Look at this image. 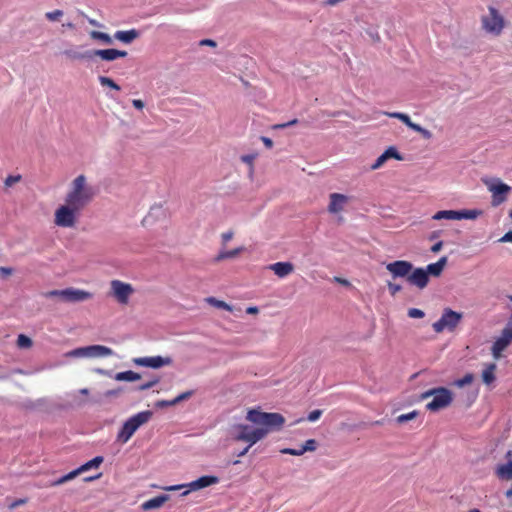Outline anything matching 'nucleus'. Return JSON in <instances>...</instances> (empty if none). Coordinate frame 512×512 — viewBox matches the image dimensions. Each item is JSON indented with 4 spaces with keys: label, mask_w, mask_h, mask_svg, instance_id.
<instances>
[{
    "label": "nucleus",
    "mask_w": 512,
    "mask_h": 512,
    "mask_svg": "<svg viewBox=\"0 0 512 512\" xmlns=\"http://www.w3.org/2000/svg\"><path fill=\"white\" fill-rule=\"evenodd\" d=\"M387 287L392 296H394L395 294H397L398 292H400L402 290L401 285L393 283V282H388Z\"/></svg>",
    "instance_id": "3c124183"
},
{
    "label": "nucleus",
    "mask_w": 512,
    "mask_h": 512,
    "mask_svg": "<svg viewBox=\"0 0 512 512\" xmlns=\"http://www.w3.org/2000/svg\"><path fill=\"white\" fill-rule=\"evenodd\" d=\"M219 483V478L214 475H205L202 476L188 484H186L187 488H190V490H201L206 487L216 485Z\"/></svg>",
    "instance_id": "4be33fe9"
},
{
    "label": "nucleus",
    "mask_w": 512,
    "mask_h": 512,
    "mask_svg": "<svg viewBox=\"0 0 512 512\" xmlns=\"http://www.w3.org/2000/svg\"><path fill=\"white\" fill-rule=\"evenodd\" d=\"M63 54L65 57L69 60L75 61V60H85V59H91L92 58V51H87L84 53L77 52L73 49H66Z\"/></svg>",
    "instance_id": "2f4dec72"
},
{
    "label": "nucleus",
    "mask_w": 512,
    "mask_h": 512,
    "mask_svg": "<svg viewBox=\"0 0 512 512\" xmlns=\"http://www.w3.org/2000/svg\"><path fill=\"white\" fill-rule=\"evenodd\" d=\"M84 209L63 199L53 212V224L60 229L73 230L80 223Z\"/></svg>",
    "instance_id": "7ed1b4c3"
},
{
    "label": "nucleus",
    "mask_w": 512,
    "mask_h": 512,
    "mask_svg": "<svg viewBox=\"0 0 512 512\" xmlns=\"http://www.w3.org/2000/svg\"><path fill=\"white\" fill-rule=\"evenodd\" d=\"M245 251V247L244 246H239L237 248H234L232 250H225V249H222L221 251H219V253L216 255V257L214 258V261L219 263V262H223V261H226V260H231V259H235L237 258L241 253H243Z\"/></svg>",
    "instance_id": "bb28decb"
},
{
    "label": "nucleus",
    "mask_w": 512,
    "mask_h": 512,
    "mask_svg": "<svg viewBox=\"0 0 512 512\" xmlns=\"http://www.w3.org/2000/svg\"><path fill=\"white\" fill-rule=\"evenodd\" d=\"M235 233L233 230H227L223 232L220 236L222 246H226L229 241H231L234 237Z\"/></svg>",
    "instance_id": "49530a36"
},
{
    "label": "nucleus",
    "mask_w": 512,
    "mask_h": 512,
    "mask_svg": "<svg viewBox=\"0 0 512 512\" xmlns=\"http://www.w3.org/2000/svg\"><path fill=\"white\" fill-rule=\"evenodd\" d=\"M22 177L21 175H9L5 180H4V185H5V188H11L13 187L14 185H16L17 183H19L21 181Z\"/></svg>",
    "instance_id": "a18cd8bd"
},
{
    "label": "nucleus",
    "mask_w": 512,
    "mask_h": 512,
    "mask_svg": "<svg viewBox=\"0 0 512 512\" xmlns=\"http://www.w3.org/2000/svg\"><path fill=\"white\" fill-rule=\"evenodd\" d=\"M98 81L103 87H108L115 91H120V86L112 79L107 76H99Z\"/></svg>",
    "instance_id": "4c0bfd02"
},
{
    "label": "nucleus",
    "mask_w": 512,
    "mask_h": 512,
    "mask_svg": "<svg viewBox=\"0 0 512 512\" xmlns=\"http://www.w3.org/2000/svg\"><path fill=\"white\" fill-rule=\"evenodd\" d=\"M332 116H333V117H339V118H340V117H342V118H348V119H352V120H354L353 115H352L350 112L345 111V110H344V111H338V112H335Z\"/></svg>",
    "instance_id": "4d7b16f0"
},
{
    "label": "nucleus",
    "mask_w": 512,
    "mask_h": 512,
    "mask_svg": "<svg viewBox=\"0 0 512 512\" xmlns=\"http://www.w3.org/2000/svg\"><path fill=\"white\" fill-rule=\"evenodd\" d=\"M113 350L104 345H90L73 349L65 354L66 358H102L111 356Z\"/></svg>",
    "instance_id": "1a4fd4ad"
},
{
    "label": "nucleus",
    "mask_w": 512,
    "mask_h": 512,
    "mask_svg": "<svg viewBox=\"0 0 512 512\" xmlns=\"http://www.w3.org/2000/svg\"><path fill=\"white\" fill-rule=\"evenodd\" d=\"M484 184L492 195V206L497 207L507 200L508 194L511 191L509 185L503 183L500 179L484 180Z\"/></svg>",
    "instance_id": "9d476101"
},
{
    "label": "nucleus",
    "mask_w": 512,
    "mask_h": 512,
    "mask_svg": "<svg viewBox=\"0 0 512 512\" xmlns=\"http://www.w3.org/2000/svg\"><path fill=\"white\" fill-rule=\"evenodd\" d=\"M448 262V258L446 256L441 257L437 262L427 265L424 270L427 273V276L432 277H440L443 273Z\"/></svg>",
    "instance_id": "a878e982"
},
{
    "label": "nucleus",
    "mask_w": 512,
    "mask_h": 512,
    "mask_svg": "<svg viewBox=\"0 0 512 512\" xmlns=\"http://www.w3.org/2000/svg\"><path fill=\"white\" fill-rule=\"evenodd\" d=\"M507 26L505 16L493 5L487 6L480 16V29L487 36L500 37Z\"/></svg>",
    "instance_id": "20e7f679"
},
{
    "label": "nucleus",
    "mask_w": 512,
    "mask_h": 512,
    "mask_svg": "<svg viewBox=\"0 0 512 512\" xmlns=\"http://www.w3.org/2000/svg\"><path fill=\"white\" fill-rule=\"evenodd\" d=\"M76 477H77V472L71 471V472H69L68 474H66V475H64V476H62V477H60V478H58L57 480L53 481V482L51 483V486H52V487H55V486L62 485V484H64V483L68 482V481L73 480V479H74V478H76Z\"/></svg>",
    "instance_id": "a19ab883"
},
{
    "label": "nucleus",
    "mask_w": 512,
    "mask_h": 512,
    "mask_svg": "<svg viewBox=\"0 0 512 512\" xmlns=\"http://www.w3.org/2000/svg\"><path fill=\"white\" fill-rule=\"evenodd\" d=\"M45 298H57L60 301L64 302L65 299V289L62 290H51L47 291L43 294Z\"/></svg>",
    "instance_id": "79ce46f5"
},
{
    "label": "nucleus",
    "mask_w": 512,
    "mask_h": 512,
    "mask_svg": "<svg viewBox=\"0 0 512 512\" xmlns=\"http://www.w3.org/2000/svg\"><path fill=\"white\" fill-rule=\"evenodd\" d=\"M258 157V153H250L240 156V160L249 167V176L252 177L254 174V162Z\"/></svg>",
    "instance_id": "c9c22d12"
},
{
    "label": "nucleus",
    "mask_w": 512,
    "mask_h": 512,
    "mask_svg": "<svg viewBox=\"0 0 512 512\" xmlns=\"http://www.w3.org/2000/svg\"><path fill=\"white\" fill-rule=\"evenodd\" d=\"M132 105L135 109L142 111L145 108V102L141 99L132 100Z\"/></svg>",
    "instance_id": "13d9d810"
},
{
    "label": "nucleus",
    "mask_w": 512,
    "mask_h": 512,
    "mask_svg": "<svg viewBox=\"0 0 512 512\" xmlns=\"http://www.w3.org/2000/svg\"><path fill=\"white\" fill-rule=\"evenodd\" d=\"M407 282L422 290L427 287L429 278L424 268H414V266H412V271L408 275Z\"/></svg>",
    "instance_id": "a211bd4d"
},
{
    "label": "nucleus",
    "mask_w": 512,
    "mask_h": 512,
    "mask_svg": "<svg viewBox=\"0 0 512 512\" xmlns=\"http://www.w3.org/2000/svg\"><path fill=\"white\" fill-rule=\"evenodd\" d=\"M360 36L369 44L377 45L383 41L384 33L379 25L366 23L360 29Z\"/></svg>",
    "instance_id": "2eb2a0df"
},
{
    "label": "nucleus",
    "mask_w": 512,
    "mask_h": 512,
    "mask_svg": "<svg viewBox=\"0 0 512 512\" xmlns=\"http://www.w3.org/2000/svg\"><path fill=\"white\" fill-rule=\"evenodd\" d=\"M192 394H193L192 391H186V392L181 393L180 395H178L176 398L173 399L174 405H176L184 400L189 399L192 396Z\"/></svg>",
    "instance_id": "8fccbe9b"
},
{
    "label": "nucleus",
    "mask_w": 512,
    "mask_h": 512,
    "mask_svg": "<svg viewBox=\"0 0 512 512\" xmlns=\"http://www.w3.org/2000/svg\"><path fill=\"white\" fill-rule=\"evenodd\" d=\"M245 419L247 423H235L230 426L229 434L234 441L255 445L265 439L274 430L282 429L285 418L280 413L264 412L260 408L249 409Z\"/></svg>",
    "instance_id": "f257e3e1"
},
{
    "label": "nucleus",
    "mask_w": 512,
    "mask_h": 512,
    "mask_svg": "<svg viewBox=\"0 0 512 512\" xmlns=\"http://www.w3.org/2000/svg\"><path fill=\"white\" fill-rule=\"evenodd\" d=\"M353 197L339 192H333L328 195L326 210L333 216L338 223L344 221L343 214L347 212L348 206L352 203Z\"/></svg>",
    "instance_id": "0eeeda50"
},
{
    "label": "nucleus",
    "mask_w": 512,
    "mask_h": 512,
    "mask_svg": "<svg viewBox=\"0 0 512 512\" xmlns=\"http://www.w3.org/2000/svg\"><path fill=\"white\" fill-rule=\"evenodd\" d=\"M321 415H322L321 410H319V409L313 410L308 414L307 419L310 422H314V421L318 420L321 417Z\"/></svg>",
    "instance_id": "864d4df0"
},
{
    "label": "nucleus",
    "mask_w": 512,
    "mask_h": 512,
    "mask_svg": "<svg viewBox=\"0 0 512 512\" xmlns=\"http://www.w3.org/2000/svg\"><path fill=\"white\" fill-rule=\"evenodd\" d=\"M64 17V11L61 9H55L45 13V18L51 22H61Z\"/></svg>",
    "instance_id": "e433bc0d"
},
{
    "label": "nucleus",
    "mask_w": 512,
    "mask_h": 512,
    "mask_svg": "<svg viewBox=\"0 0 512 512\" xmlns=\"http://www.w3.org/2000/svg\"><path fill=\"white\" fill-rule=\"evenodd\" d=\"M386 115L390 118H395V119L400 120L406 126H408L410 129H412L415 132H418L426 140H430L433 136L432 133L428 129L423 128L420 125L412 122L410 117L405 113L389 112V113H386Z\"/></svg>",
    "instance_id": "f3484780"
},
{
    "label": "nucleus",
    "mask_w": 512,
    "mask_h": 512,
    "mask_svg": "<svg viewBox=\"0 0 512 512\" xmlns=\"http://www.w3.org/2000/svg\"><path fill=\"white\" fill-rule=\"evenodd\" d=\"M122 392V388H117V389H112V390H108L104 393V397L106 398H115V397H118Z\"/></svg>",
    "instance_id": "5fc2aeb1"
},
{
    "label": "nucleus",
    "mask_w": 512,
    "mask_h": 512,
    "mask_svg": "<svg viewBox=\"0 0 512 512\" xmlns=\"http://www.w3.org/2000/svg\"><path fill=\"white\" fill-rule=\"evenodd\" d=\"M158 382H159V378L155 377V378H153L152 380H150V381H148V382H146V383H144V384L140 385V386L138 387V390H139V391H145V390H148V389H150V388L154 387L155 385H157V384H158Z\"/></svg>",
    "instance_id": "09e8293b"
},
{
    "label": "nucleus",
    "mask_w": 512,
    "mask_h": 512,
    "mask_svg": "<svg viewBox=\"0 0 512 512\" xmlns=\"http://www.w3.org/2000/svg\"><path fill=\"white\" fill-rule=\"evenodd\" d=\"M169 406H174V401L173 400H160V401H157L155 403V407L156 408H159V409H163V408H166V407H169Z\"/></svg>",
    "instance_id": "6e6d98bb"
},
{
    "label": "nucleus",
    "mask_w": 512,
    "mask_h": 512,
    "mask_svg": "<svg viewBox=\"0 0 512 512\" xmlns=\"http://www.w3.org/2000/svg\"><path fill=\"white\" fill-rule=\"evenodd\" d=\"M261 140L262 142L264 143V145L267 147V148H272L273 147V141L272 139L268 138V137H261Z\"/></svg>",
    "instance_id": "69168bd1"
},
{
    "label": "nucleus",
    "mask_w": 512,
    "mask_h": 512,
    "mask_svg": "<svg viewBox=\"0 0 512 512\" xmlns=\"http://www.w3.org/2000/svg\"><path fill=\"white\" fill-rule=\"evenodd\" d=\"M114 37L123 43L129 44L132 43L139 37V32L135 29L128 31H117Z\"/></svg>",
    "instance_id": "c756f323"
},
{
    "label": "nucleus",
    "mask_w": 512,
    "mask_h": 512,
    "mask_svg": "<svg viewBox=\"0 0 512 512\" xmlns=\"http://www.w3.org/2000/svg\"><path fill=\"white\" fill-rule=\"evenodd\" d=\"M318 443L315 439H309L305 441L303 446L301 447L303 453L306 452H314L317 449Z\"/></svg>",
    "instance_id": "c03bdc74"
},
{
    "label": "nucleus",
    "mask_w": 512,
    "mask_h": 512,
    "mask_svg": "<svg viewBox=\"0 0 512 512\" xmlns=\"http://www.w3.org/2000/svg\"><path fill=\"white\" fill-rule=\"evenodd\" d=\"M97 56L104 61H114L117 58H124L127 56L126 51H120L117 49H103L92 51V57Z\"/></svg>",
    "instance_id": "393cba45"
},
{
    "label": "nucleus",
    "mask_w": 512,
    "mask_h": 512,
    "mask_svg": "<svg viewBox=\"0 0 512 512\" xmlns=\"http://www.w3.org/2000/svg\"><path fill=\"white\" fill-rule=\"evenodd\" d=\"M104 461V458L102 456H96L92 460L86 462L85 464L81 465L77 469L73 470L74 472H77V476H79L81 473L86 472L93 468H98Z\"/></svg>",
    "instance_id": "7c9ffc66"
},
{
    "label": "nucleus",
    "mask_w": 512,
    "mask_h": 512,
    "mask_svg": "<svg viewBox=\"0 0 512 512\" xmlns=\"http://www.w3.org/2000/svg\"><path fill=\"white\" fill-rule=\"evenodd\" d=\"M206 302L215 307V308H218V309H223V310H226L228 312H232L233 311V307L226 303L225 301H222V300H219L215 297H208L206 298Z\"/></svg>",
    "instance_id": "f704fd0d"
},
{
    "label": "nucleus",
    "mask_w": 512,
    "mask_h": 512,
    "mask_svg": "<svg viewBox=\"0 0 512 512\" xmlns=\"http://www.w3.org/2000/svg\"><path fill=\"white\" fill-rule=\"evenodd\" d=\"M152 415L151 411H143L127 419L117 434V441L122 444L127 443L137 429L152 418Z\"/></svg>",
    "instance_id": "423d86ee"
},
{
    "label": "nucleus",
    "mask_w": 512,
    "mask_h": 512,
    "mask_svg": "<svg viewBox=\"0 0 512 512\" xmlns=\"http://www.w3.org/2000/svg\"><path fill=\"white\" fill-rule=\"evenodd\" d=\"M462 319V314L456 311H453L450 308H446L443 311L441 318L433 323L432 327L436 333H441L445 329L453 331L460 323Z\"/></svg>",
    "instance_id": "f8f14e48"
},
{
    "label": "nucleus",
    "mask_w": 512,
    "mask_h": 512,
    "mask_svg": "<svg viewBox=\"0 0 512 512\" xmlns=\"http://www.w3.org/2000/svg\"><path fill=\"white\" fill-rule=\"evenodd\" d=\"M200 45L201 46L215 47L216 46V42L214 40H211V39H203V40L200 41Z\"/></svg>",
    "instance_id": "052dcab7"
},
{
    "label": "nucleus",
    "mask_w": 512,
    "mask_h": 512,
    "mask_svg": "<svg viewBox=\"0 0 512 512\" xmlns=\"http://www.w3.org/2000/svg\"><path fill=\"white\" fill-rule=\"evenodd\" d=\"M417 416H418V412H417V411H412V412L407 413V414L399 415V416L396 418V421H397V423H399V424H403V423H405V422H408V421L414 420Z\"/></svg>",
    "instance_id": "37998d69"
},
{
    "label": "nucleus",
    "mask_w": 512,
    "mask_h": 512,
    "mask_svg": "<svg viewBox=\"0 0 512 512\" xmlns=\"http://www.w3.org/2000/svg\"><path fill=\"white\" fill-rule=\"evenodd\" d=\"M280 452L282 454H289V455H293V456H301L304 454L301 448L300 449L284 448V449L280 450Z\"/></svg>",
    "instance_id": "603ef678"
},
{
    "label": "nucleus",
    "mask_w": 512,
    "mask_h": 512,
    "mask_svg": "<svg viewBox=\"0 0 512 512\" xmlns=\"http://www.w3.org/2000/svg\"><path fill=\"white\" fill-rule=\"evenodd\" d=\"M500 242H512V231L507 232L501 239Z\"/></svg>",
    "instance_id": "774afa93"
},
{
    "label": "nucleus",
    "mask_w": 512,
    "mask_h": 512,
    "mask_svg": "<svg viewBox=\"0 0 512 512\" xmlns=\"http://www.w3.org/2000/svg\"><path fill=\"white\" fill-rule=\"evenodd\" d=\"M136 290L132 284L118 279H113L109 283L108 296L120 306H127Z\"/></svg>",
    "instance_id": "6e6552de"
},
{
    "label": "nucleus",
    "mask_w": 512,
    "mask_h": 512,
    "mask_svg": "<svg viewBox=\"0 0 512 512\" xmlns=\"http://www.w3.org/2000/svg\"><path fill=\"white\" fill-rule=\"evenodd\" d=\"M334 280L343 286H346V287L350 286V282L347 279L335 277Z\"/></svg>",
    "instance_id": "338daca9"
},
{
    "label": "nucleus",
    "mask_w": 512,
    "mask_h": 512,
    "mask_svg": "<svg viewBox=\"0 0 512 512\" xmlns=\"http://www.w3.org/2000/svg\"><path fill=\"white\" fill-rule=\"evenodd\" d=\"M443 247V242L439 241L431 247V252L438 253Z\"/></svg>",
    "instance_id": "e2e57ef3"
},
{
    "label": "nucleus",
    "mask_w": 512,
    "mask_h": 512,
    "mask_svg": "<svg viewBox=\"0 0 512 512\" xmlns=\"http://www.w3.org/2000/svg\"><path fill=\"white\" fill-rule=\"evenodd\" d=\"M166 218L165 210L161 204H153L140 221L141 227L150 229Z\"/></svg>",
    "instance_id": "4468645a"
},
{
    "label": "nucleus",
    "mask_w": 512,
    "mask_h": 512,
    "mask_svg": "<svg viewBox=\"0 0 512 512\" xmlns=\"http://www.w3.org/2000/svg\"><path fill=\"white\" fill-rule=\"evenodd\" d=\"M246 313L249 315H257L259 313V308L256 306H250L246 309Z\"/></svg>",
    "instance_id": "0e129e2a"
},
{
    "label": "nucleus",
    "mask_w": 512,
    "mask_h": 512,
    "mask_svg": "<svg viewBox=\"0 0 512 512\" xmlns=\"http://www.w3.org/2000/svg\"><path fill=\"white\" fill-rule=\"evenodd\" d=\"M96 190L90 178L84 174H77L70 182L64 195L66 201L85 209L95 198Z\"/></svg>",
    "instance_id": "f03ea898"
},
{
    "label": "nucleus",
    "mask_w": 512,
    "mask_h": 512,
    "mask_svg": "<svg viewBox=\"0 0 512 512\" xmlns=\"http://www.w3.org/2000/svg\"><path fill=\"white\" fill-rule=\"evenodd\" d=\"M169 500V495L163 494L152 498L141 505L142 510H156L161 508Z\"/></svg>",
    "instance_id": "cd10ccee"
},
{
    "label": "nucleus",
    "mask_w": 512,
    "mask_h": 512,
    "mask_svg": "<svg viewBox=\"0 0 512 512\" xmlns=\"http://www.w3.org/2000/svg\"><path fill=\"white\" fill-rule=\"evenodd\" d=\"M90 37L95 40H100L105 44L112 43V38L110 37V35L104 32L93 30L90 32Z\"/></svg>",
    "instance_id": "ea45409f"
},
{
    "label": "nucleus",
    "mask_w": 512,
    "mask_h": 512,
    "mask_svg": "<svg viewBox=\"0 0 512 512\" xmlns=\"http://www.w3.org/2000/svg\"><path fill=\"white\" fill-rule=\"evenodd\" d=\"M268 269L271 270L277 277L285 278L292 274L295 270V266L291 262H276L268 266Z\"/></svg>",
    "instance_id": "5701e85b"
},
{
    "label": "nucleus",
    "mask_w": 512,
    "mask_h": 512,
    "mask_svg": "<svg viewBox=\"0 0 512 512\" xmlns=\"http://www.w3.org/2000/svg\"><path fill=\"white\" fill-rule=\"evenodd\" d=\"M13 273V269L11 267H0V274L2 276H10Z\"/></svg>",
    "instance_id": "bf43d9fd"
},
{
    "label": "nucleus",
    "mask_w": 512,
    "mask_h": 512,
    "mask_svg": "<svg viewBox=\"0 0 512 512\" xmlns=\"http://www.w3.org/2000/svg\"><path fill=\"white\" fill-rule=\"evenodd\" d=\"M26 502H27V499H18V500H15L13 503H11V504L9 505V508H10V509H14V508H16V507H17V506H19V505H23V504H25Z\"/></svg>",
    "instance_id": "680f3d73"
},
{
    "label": "nucleus",
    "mask_w": 512,
    "mask_h": 512,
    "mask_svg": "<svg viewBox=\"0 0 512 512\" xmlns=\"http://www.w3.org/2000/svg\"><path fill=\"white\" fill-rule=\"evenodd\" d=\"M133 363L139 367H146L151 369H160L162 367L172 366L174 359L172 356H151V357H138L134 358Z\"/></svg>",
    "instance_id": "ddd939ff"
},
{
    "label": "nucleus",
    "mask_w": 512,
    "mask_h": 512,
    "mask_svg": "<svg viewBox=\"0 0 512 512\" xmlns=\"http://www.w3.org/2000/svg\"><path fill=\"white\" fill-rule=\"evenodd\" d=\"M93 298V293L81 289L66 288L65 303H78L88 301Z\"/></svg>",
    "instance_id": "aec40b11"
},
{
    "label": "nucleus",
    "mask_w": 512,
    "mask_h": 512,
    "mask_svg": "<svg viewBox=\"0 0 512 512\" xmlns=\"http://www.w3.org/2000/svg\"><path fill=\"white\" fill-rule=\"evenodd\" d=\"M432 398L426 404V409L430 412H438L451 406L454 400V394L446 387H436L423 392L420 395L421 400Z\"/></svg>",
    "instance_id": "39448f33"
},
{
    "label": "nucleus",
    "mask_w": 512,
    "mask_h": 512,
    "mask_svg": "<svg viewBox=\"0 0 512 512\" xmlns=\"http://www.w3.org/2000/svg\"><path fill=\"white\" fill-rule=\"evenodd\" d=\"M512 338L501 332L500 336L495 339L491 346V354L494 360L503 357V351L511 344Z\"/></svg>",
    "instance_id": "412c9836"
},
{
    "label": "nucleus",
    "mask_w": 512,
    "mask_h": 512,
    "mask_svg": "<svg viewBox=\"0 0 512 512\" xmlns=\"http://www.w3.org/2000/svg\"><path fill=\"white\" fill-rule=\"evenodd\" d=\"M475 377L472 373L465 374L462 378L457 379L453 382V385L457 388H463L473 383Z\"/></svg>",
    "instance_id": "58836bf2"
},
{
    "label": "nucleus",
    "mask_w": 512,
    "mask_h": 512,
    "mask_svg": "<svg viewBox=\"0 0 512 512\" xmlns=\"http://www.w3.org/2000/svg\"><path fill=\"white\" fill-rule=\"evenodd\" d=\"M408 316L410 318H415V319H421L425 316V313L424 311H422L421 309H418V308H410L408 310Z\"/></svg>",
    "instance_id": "de8ad7c7"
},
{
    "label": "nucleus",
    "mask_w": 512,
    "mask_h": 512,
    "mask_svg": "<svg viewBox=\"0 0 512 512\" xmlns=\"http://www.w3.org/2000/svg\"><path fill=\"white\" fill-rule=\"evenodd\" d=\"M496 370H497V365L495 363H488V364H485V366L481 372L482 382L489 389L493 387V385L497 379Z\"/></svg>",
    "instance_id": "b1692460"
},
{
    "label": "nucleus",
    "mask_w": 512,
    "mask_h": 512,
    "mask_svg": "<svg viewBox=\"0 0 512 512\" xmlns=\"http://www.w3.org/2000/svg\"><path fill=\"white\" fill-rule=\"evenodd\" d=\"M413 264L406 260H396L386 264V270L393 278H408Z\"/></svg>",
    "instance_id": "dca6fc26"
},
{
    "label": "nucleus",
    "mask_w": 512,
    "mask_h": 512,
    "mask_svg": "<svg viewBox=\"0 0 512 512\" xmlns=\"http://www.w3.org/2000/svg\"><path fill=\"white\" fill-rule=\"evenodd\" d=\"M116 381L135 382L141 379V375L132 370L119 372L114 376Z\"/></svg>",
    "instance_id": "473e14b6"
},
{
    "label": "nucleus",
    "mask_w": 512,
    "mask_h": 512,
    "mask_svg": "<svg viewBox=\"0 0 512 512\" xmlns=\"http://www.w3.org/2000/svg\"><path fill=\"white\" fill-rule=\"evenodd\" d=\"M495 474L501 480H511L512 460L507 461L505 464H499L495 469Z\"/></svg>",
    "instance_id": "c85d7f7f"
},
{
    "label": "nucleus",
    "mask_w": 512,
    "mask_h": 512,
    "mask_svg": "<svg viewBox=\"0 0 512 512\" xmlns=\"http://www.w3.org/2000/svg\"><path fill=\"white\" fill-rule=\"evenodd\" d=\"M390 159H395L397 161L403 160V156L395 146L388 147L371 165V170L376 171L380 169Z\"/></svg>",
    "instance_id": "6ab92c4d"
},
{
    "label": "nucleus",
    "mask_w": 512,
    "mask_h": 512,
    "mask_svg": "<svg viewBox=\"0 0 512 512\" xmlns=\"http://www.w3.org/2000/svg\"><path fill=\"white\" fill-rule=\"evenodd\" d=\"M483 214L479 209H464V210H441L436 212L432 219L440 220H475Z\"/></svg>",
    "instance_id": "9b49d317"
},
{
    "label": "nucleus",
    "mask_w": 512,
    "mask_h": 512,
    "mask_svg": "<svg viewBox=\"0 0 512 512\" xmlns=\"http://www.w3.org/2000/svg\"><path fill=\"white\" fill-rule=\"evenodd\" d=\"M16 346L21 350H29L33 347V340L25 334H19L16 339Z\"/></svg>",
    "instance_id": "72a5a7b5"
}]
</instances>
